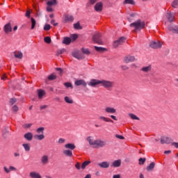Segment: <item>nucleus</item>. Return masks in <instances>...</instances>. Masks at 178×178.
<instances>
[{
	"label": "nucleus",
	"instance_id": "c85d7f7f",
	"mask_svg": "<svg viewBox=\"0 0 178 178\" xmlns=\"http://www.w3.org/2000/svg\"><path fill=\"white\" fill-rule=\"evenodd\" d=\"M136 5V1L134 0H124V5Z\"/></svg>",
	"mask_w": 178,
	"mask_h": 178
},
{
	"label": "nucleus",
	"instance_id": "c756f323",
	"mask_svg": "<svg viewBox=\"0 0 178 178\" xmlns=\"http://www.w3.org/2000/svg\"><path fill=\"white\" fill-rule=\"evenodd\" d=\"M34 138H35V140H44V138H45V136H44V134L35 135Z\"/></svg>",
	"mask_w": 178,
	"mask_h": 178
},
{
	"label": "nucleus",
	"instance_id": "39448f33",
	"mask_svg": "<svg viewBox=\"0 0 178 178\" xmlns=\"http://www.w3.org/2000/svg\"><path fill=\"white\" fill-rule=\"evenodd\" d=\"M163 42L159 41H152L149 43L150 48H153L154 49H158V48H161Z\"/></svg>",
	"mask_w": 178,
	"mask_h": 178
},
{
	"label": "nucleus",
	"instance_id": "2eb2a0df",
	"mask_svg": "<svg viewBox=\"0 0 178 178\" xmlns=\"http://www.w3.org/2000/svg\"><path fill=\"white\" fill-rule=\"evenodd\" d=\"M3 169L6 173H10V172H16V170H17V169L13 166H10L8 168L6 166H4Z\"/></svg>",
	"mask_w": 178,
	"mask_h": 178
},
{
	"label": "nucleus",
	"instance_id": "1a4fd4ad",
	"mask_svg": "<svg viewBox=\"0 0 178 178\" xmlns=\"http://www.w3.org/2000/svg\"><path fill=\"white\" fill-rule=\"evenodd\" d=\"M74 20V18L72 17V15L66 14L64 16V22L65 23H72Z\"/></svg>",
	"mask_w": 178,
	"mask_h": 178
},
{
	"label": "nucleus",
	"instance_id": "393cba45",
	"mask_svg": "<svg viewBox=\"0 0 178 178\" xmlns=\"http://www.w3.org/2000/svg\"><path fill=\"white\" fill-rule=\"evenodd\" d=\"M41 162L43 165H47V163H48V156L44 155L42 156Z\"/></svg>",
	"mask_w": 178,
	"mask_h": 178
},
{
	"label": "nucleus",
	"instance_id": "052dcab7",
	"mask_svg": "<svg viewBox=\"0 0 178 178\" xmlns=\"http://www.w3.org/2000/svg\"><path fill=\"white\" fill-rule=\"evenodd\" d=\"M58 143H59V144H63V143H65V139H63V138H60V139L58 140Z\"/></svg>",
	"mask_w": 178,
	"mask_h": 178
},
{
	"label": "nucleus",
	"instance_id": "bf43d9fd",
	"mask_svg": "<svg viewBox=\"0 0 178 178\" xmlns=\"http://www.w3.org/2000/svg\"><path fill=\"white\" fill-rule=\"evenodd\" d=\"M77 38H78V36H77L76 34L72 35V40H73L74 41L76 40H77Z\"/></svg>",
	"mask_w": 178,
	"mask_h": 178
},
{
	"label": "nucleus",
	"instance_id": "4be33fe9",
	"mask_svg": "<svg viewBox=\"0 0 178 178\" xmlns=\"http://www.w3.org/2000/svg\"><path fill=\"white\" fill-rule=\"evenodd\" d=\"M24 138L27 140L28 141H31L33 140V134L31 133H26L24 134Z\"/></svg>",
	"mask_w": 178,
	"mask_h": 178
},
{
	"label": "nucleus",
	"instance_id": "3c124183",
	"mask_svg": "<svg viewBox=\"0 0 178 178\" xmlns=\"http://www.w3.org/2000/svg\"><path fill=\"white\" fill-rule=\"evenodd\" d=\"M31 126H33V124H24V127L25 129H29V128L31 127Z\"/></svg>",
	"mask_w": 178,
	"mask_h": 178
},
{
	"label": "nucleus",
	"instance_id": "72a5a7b5",
	"mask_svg": "<svg viewBox=\"0 0 178 178\" xmlns=\"http://www.w3.org/2000/svg\"><path fill=\"white\" fill-rule=\"evenodd\" d=\"M31 30H33L34 27H35V24H37V22H35V19L34 18L31 19Z\"/></svg>",
	"mask_w": 178,
	"mask_h": 178
},
{
	"label": "nucleus",
	"instance_id": "4d7b16f0",
	"mask_svg": "<svg viewBox=\"0 0 178 178\" xmlns=\"http://www.w3.org/2000/svg\"><path fill=\"white\" fill-rule=\"evenodd\" d=\"M51 24H53V26H58V23L55 22V19H51Z\"/></svg>",
	"mask_w": 178,
	"mask_h": 178
},
{
	"label": "nucleus",
	"instance_id": "0e129e2a",
	"mask_svg": "<svg viewBox=\"0 0 178 178\" xmlns=\"http://www.w3.org/2000/svg\"><path fill=\"white\" fill-rule=\"evenodd\" d=\"M56 70L57 72H59L60 74H62L63 71H62V70H61L60 68H56Z\"/></svg>",
	"mask_w": 178,
	"mask_h": 178
},
{
	"label": "nucleus",
	"instance_id": "09e8293b",
	"mask_svg": "<svg viewBox=\"0 0 178 178\" xmlns=\"http://www.w3.org/2000/svg\"><path fill=\"white\" fill-rule=\"evenodd\" d=\"M72 56L74 58H76V59H80V57L79 56V53H77V52H73Z\"/></svg>",
	"mask_w": 178,
	"mask_h": 178
},
{
	"label": "nucleus",
	"instance_id": "a19ab883",
	"mask_svg": "<svg viewBox=\"0 0 178 178\" xmlns=\"http://www.w3.org/2000/svg\"><path fill=\"white\" fill-rule=\"evenodd\" d=\"M74 29L76 30H81V26H80V23L77 22L74 24Z\"/></svg>",
	"mask_w": 178,
	"mask_h": 178
},
{
	"label": "nucleus",
	"instance_id": "69168bd1",
	"mask_svg": "<svg viewBox=\"0 0 178 178\" xmlns=\"http://www.w3.org/2000/svg\"><path fill=\"white\" fill-rule=\"evenodd\" d=\"M137 16V14L136 13H132L130 15V17H136Z\"/></svg>",
	"mask_w": 178,
	"mask_h": 178
},
{
	"label": "nucleus",
	"instance_id": "6e6552de",
	"mask_svg": "<svg viewBox=\"0 0 178 178\" xmlns=\"http://www.w3.org/2000/svg\"><path fill=\"white\" fill-rule=\"evenodd\" d=\"M173 142V139L169 137H162L161 138V144H170Z\"/></svg>",
	"mask_w": 178,
	"mask_h": 178
},
{
	"label": "nucleus",
	"instance_id": "603ef678",
	"mask_svg": "<svg viewBox=\"0 0 178 178\" xmlns=\"http://www.w3.org/2000/svg\"><path fill=\"white\" fill-rule=\"evenodd\" d=\"M98 0H89L88 3H90V5H94L96 2H97Z\"/></svg>",
	"mask_w": 178,
	"mask_h": 178
},
{
	"label": "nucleus",
	"instance_id": "aec40b11",
	"mask_svg": "<svg viewBox=\"0 0 178 178\" xmlns=\"http://www.w3.org/2000/svg\"><path fill=\"white\" fill-rule=\"evenodd\" d=\"M120 165H122V160H120V159L114 161L112 164L113 168H119V166H120Z\"/></svg>",
	"mask_w": 178,
	"mask_h": 178
},
{
	"label": "nucleus",
	"instance_id": "58836bf2",
	"mask_svg": "<svg viewBox=\"0 0 178 178\" xmlns=\"http://www.w3.org/2000/svg\"><path fill=\"white\" fill-rule=\"evenodd\" d=\"M155 168V163H151L149 166H147V170H152Z\"/></svg>",
	"mask_w": 178,
	"mask_h": 178
},
{
	"label": "nucleus",
	"instance_id": "a211bd4d",
	"mask_svg": "<svg viewBox=\"0 0 178 178\" xmlns=\"http://www.w3.org/2000/svg\"><path fill=\"white\" fill-rule=\"evenodd\" d=\"M168 30L170 31H172L175 34H178V26H168Z\"/></svg>",
	"mask_w": 178,
	"mask_h": 178
},
{
	"label": "nucleus",
	"instance_id": "cd10ccee",
	"mask_svg": "<svg viewBox=\"0 0 178 178\" xmlns=\"http://www.w3.org/2000/svg\"><path fill=\"white\" fill-rule=\"evenodd\" d=\"M70 42H72V39H70V38H64L63 40V44H65V45H69Z\"/></svg>",
	"mask_w": 178,
	"mask_h": 178
},
{
	"label": "nucleus",
	"instance_id": "e2e57ef3",
	"mask_svg": "<svg viewBox=\"0 0 178 178\" xmlns=\"http://www.w3.org/2000/svg\"><path fill=\"white\" fill-rule=\"evenodd\" d=\"M25 16H26V17H30V11L27 10L26 13V14H25Z\"/></svg>",
	"mask_w": 178,
	"mask_h": 178
},
{
	"label": "nucleus",
	"instance_id": "8fccbe9b",
	"mask_svg": "<svg viewBox=\"0 0 178 178\" xmlns=\"http://www.w3.org/2000/svg\"><path fill=\"white\" fill-rule=\"evenodd\" d=\"M116 138H119L120 140H124V137L122 135H115Z\"/></svg>",
	"mask_w": 178,
	"mask_h": 178
},
{
	"label": "nucleus",
	"instance_id": "412c9836",
	"mask_svg": "<svg viewBox=\"0 0 178 178\" xmlns=\"http://www.w3.org/2000/svg\"><path fill=\"white\" fill-rule=\"evenodd\" d=\"M14 56L17 58V59H22L23 58V53L22 51H15L14 52Z\"/></svg>",
	"mask_w": 178,
	"mask_h": 178
},
{
	"label": "nucleus",
	"instance_id": "5fc2aeb1",
	"mask_svg": "<svg viewBox=\"0 0 178 178\" xmlns=\"http://www.w3.org/2000/svg\"><path fill=\"white\" fill-rule=\"evenodd\" d=\"M44 131V127H40L37 129V133H42Z\"/></svg>",
	"mask_w": 178,
	"mask_h": 178
},
{
	"label": "nucleus",
	"instance_id": "f257e3e1",
	"mask_svg": "<svg viewBox=\"0 0 178 178\" xmlns=\"http://www.w3.org/2000/svg\"><path fill=\"white\" fill-rule=\"evenodd\" d=\"M99 84H101L102 87H104L107 90H111V88L113 87L115 83L113 81L106 80L99 81L98 79H92L89 82L88 86H90L91 87H97Z\"/></svg>",
	"mask_w": 178,
	"mask_h": 178
},
{
	"label": "nucleus",
	"instance_id": "a878e982",
	"mask_svg": "<svg viewBox=\"0 0 178 178\" xmlns=\"http://www.w3.org/2000/svg\"><path fill=\"white\" fill-rule=\"evenodd\" d=\"M63 154L64 155H66V156H70L72 157L73 156V152H72V150H63Z\"/></svg>",
	"mask_w": 178,
	"mask_h": 178
},
{
	"label": "nucleus",
	"instance_id": "423d86ee",
	"mask_svg": "<svg viewBox=\"0 0 178 178\" xmlns=\"http://www.w3.org/2000/svg\"><path fill=\"white\" fill-rule=\"evenodd\" d=\"M96 12L100 13L104 9V3L101 1L97 2L94 7Z\"/></svg>",
	"mask_w": 178,
	"mask_h": 178
},
{
	"label": "nucleus",
	"instance_id": "338daca9",
	"mask_svg": "<svg viewBox=\"0 0 178 178\" xmlns=\"http://www.w3.org/2000/svg\"><path fill=\"white\" fill-rule=\"evenodd\" d=\"M175 84L177 87H178V79H176L175 81Z\"/></svg>",
	"mask_w": 178,
	"mask_h": 178
},
{
	"label": "nucleus",
	"instance_id": "7c9ffc66",
	"mask_svg": "<svg viewBox=\"0 0 178 178\" xmlns=\"http://www.w3.org/2000/svg\"><path fill=\"white\" fill-rule=\"evenodd\" d=\"M22 146L24 147V149H25V151L26 152H29V151H30V144H29V143H24L23 145H22Z\"/></svg>",
	"mask_w": 178,
	"mask_h": 178
},
{
	"label": "nucleus",
	"instance_id": "de8ad7c7",
	"mask_svg": "<svg viewBox=\"0 0 178 178\" xmlns=\"http://www.w3.org/2000/svg\"><path fill=\"white\" fill-rule=\"evenodd\" d=\"M82 52L83 54H86V55H88L90 54V51L88 49L82 48Z\"/></svg>",
	"mask_w": 178,
	"mask_h": 178
},
{
	"label": "nucleus",
	"instance_id": "2f4dec72",
	"mask_svg": "<svg viewBox=\"0 0 178 178\" xmlns=\"http://www.w3.org/2000/svg\"><path fill=\"white\" fill-rule=\"evenodd\" d=\"M95 49L97 52H104V51H106V49L103 48V47H97V46L95 47Z\"/></svg>",
	"mask_w": 178,
	"mask_h": 178
},
{
	"label": "nucleus",
	"instance_id": "680f3d73",
	"mask_svg": "<svg viewBox=\"0 0 178 178\" xmlns=\"http://www.w3.org/2000/svg\"><path fill=\"white\" fill-rule=\"evenodd\" d=\"M47 12H52V8L50 6H49L47 8Z\"/></svg>",
	"mask_w": 178,
	"mask_h": 178
},
{
	"label": "nucleus",
	"instance_id": "dca6fc26",
	"mask_svg": "<svg viewBox=\"0 0 178 178\" xmlns=\"http://www.w3.org/2000/svg\"><path fill=\"white\" fill-rule=\"evenodd\" d=\"M45 90L42 89L38 90V97L39 99H42V97H44V95H45Z\"/></svg>",
	"mask_w": 178,
	"mask_h": 178
},
{
	"label": "nucleus",
	"instance_id": "bb28decb",
	"mask_svg": "<svg viewBox=\"0 0 178 178\" xmlns=\"http://www.w3.org/2000/svg\"><path fill=\"white\" fill-rule=\"evenodd\" d=\"M152 69V67L151 65L143 67L141 70L142 72H144L145 73H148V72H151V70Z\"/></svg>",
	"mask_w": 178,
	"mask_h": 178
},
{
	"label": "nucleus",
	"instance_id": "f03ea898",
	"mask_svg": "<svg viewBox=\"0 0 178 178\" xmlns=\"http://www.w3.org/2000/svg\"><path fill=\"white\" fill-rule=\"evenodd\" d=\"M130 27L133 29V33H137V31H141L147 26V22L141 19H138L134 23L130 24Z\"/></svg>",
	"mask_w": 178,
	"mask_h": 178
},
{
	"label": "nucleus",
	"instance_id": "473e14b6",
	"mask_svg": "<svg viewBox=\"0 0 178 178\" xmlns=\"http://www.w3.org/2000/svg\"><path fill=\"white\" fill-rule=\"evenodd\" d=\"M91 163L90 161H84L82 165H81V169H85L86 168H87V166H88V164Z\"/></svg>",
	"mask_w": 178,
	"mask_h": 178
},
{
	"label": "nucleus",
	"instance_id": "4468645a",
	"mask_svg": "<svg viewBox=\"0 0 178 178\" xmlns=\"http://www.w3.org/2000/svg\"><path fill=\"white\" fill-rule=\"evenodd\" d=\"M75 86H83V87H86L87 86V83L83 79H78L76 80L74 82Z\"/></svg>",
	"mask_w": 178,
	"mask_h": 178
},
{
	"label": "nucleus",
	"instance_id": "ddd939ff",
	"mask_svg": "<svg viewBox=\"0 0 178 178\" xmlns=\"http://www.w3.org/2000/svg\"><path fill=\"white\" fill-rule=\"evenodd\" d=\"M166 17L168 22H174L175 21V13H170V11H168Z\"/></svg>",
	"mask_w": 178,
	"mask_h": 178
},
{
	"label": "nucleus",
	"instance_id": "4c0bfd02",
	"mask_svg": "<svg viewBox=\"0 0 178 178\" xmlns=\"http://www.w3.org/2000/svg\"><path fill=\"white\" fill-rule=\"evenodd\" d=\"M64 86L67 88H71L72 90H73V85L72 84V83L70 82H67L64 83Z\"/></svg>",
	"mask_w": 178,
	"mask_h": 178
},
{
	"label": "nucleus",
	"instance_id": "f3484780",
	"mask_svg": "<svg viewBox=\"0 0 178 178\" xmlns=\"http://www.w3.org/2000/svg\"><path fill=\"white\" fill-rule=\"evenodd\" d=\"M98 165L100 168H103L104 169H108V168H109V162L108 161H103L99 163Z\"/></svg>",
	"mask_w": 178,
	"mask_h": 178
},
{
	"label": "nucleus",
	"instance_id": "e433bc0d",
	"mask_svg": "<svg viewBox=\"0 0 178 178\" xmlns=\"http://www.w3.org/2000/svg\"><path fill=\"white\" fill-rule=\"evenodd\" d=\"M48 6H54V5H56V0H52L47 1Z\"/></svg>",
	"mask_w": 178,
	"mask_h": 178
},
{
	"label": "nucleus",
	"instance_id": "a18cd8bd",
	"mask_svg": "<svg viewBox=\"0 0 178 178\" xmlns=\"http://www.w3.org/2000/svg\"><path fill=\"white\" fill-rule=\"evenodd\" d=\"M145 158H140L139 159V165H144V163H145Z\"/></svg>",
	"mask_w": 178,
	"mask_h": 178
},
{
	"label": "nucleus",
	"instance_id": "864d4df0",
	"mask_svg": "<svg viewBox=\"0 0 178 178\" xmlns=\"http://www.w3.org/2000/svg\"><path fill=\"white\" fill-rule=\"evenodd\" d=\"M13 112H17L19 111V107H17L16 105L13 106Z\"/></svg>",
	"mask_w": 178,
	"mask_h": 178
},
{
	"label": "nucleus",
	"instance_id": "b1692460",
	"mask_svg": "<svg viewBox=\"0 0 178 178\" xmlns=\"http://www.w3.org/2000/svg\"><path fill=\"white\" fill-rule=\"evenodd\" d=\"M30 177L31 178H41V175H40V174L36 172H30Z\"/></svg>",
	"mask_w": 178,
	"mask_h": 178
},
{
	"label": "nucleus",
	"instance_id": "774afa93",
	"mask_svg": "<svg viewBox=\"0 0 178 178\" xmlns=\"http://www.w3.org/2000/svg\"><path fill=\"white\" fill-rule=\"evenodd\" d=\"M113 178H120V175H113Z\"/></svg>",
	"mask_w": 178,
	"mask_h": 178
},
{
	"label": "nucleus",
	"instance_id": "f8f14e48",
	"mask_svg": "<svg viewBox=\"0 0 178 178\" xmlns=\"http://www.w3.org/2000/svg\"><path fill=\"white\" fill-rule=\"evenodd\" d=\"M99 120H102V122H105L106 123H113V120H112L111 118L104 117L102 115H100L99 117Z\"/></svg>",
	"mask_w": 178,
	"mask_h": 178
},
{
	"label": "nucleus",
	"instance_id": "0eeeda50",
	"mask_svg": "<svg viewBox=\"0 0 178 178\" xmlns=\"http://www.w3.org/2000/svg\"><path fill=\"white\" fill-rule=\"evenodd\" d=\"M124 41H126V38H124V37H121L119 40L114 41L113 47L115 48H118V47H119V45H122Z\"/></svg>",
	"mask_w": 178,
	"mask_h": 178
},
{
	"label": "nucleus",
	"instance_id": "9d476101",
	"mask_svg": "<svg viewBox=\"0 0 178 178\" xmlns=\"http://www.w3.org/2000/svg\"><path fill=\"white\" fill-rule=\"evenodd\" d=\"M136 58L133 56H127L124 58V62L125 63H130V62H134Z\"/></svg>",
	"mask_w": 178,
	"mask_h": 178
},
{
	"label": "nucleus",
	"instance_id": "5701e85b",
	"mask_svg": "<svg viewBox=\"0 0 178 178\" xmlns=\"http://www.w3.org/2000/svg\"><path fill=\"white\" fill-rule=\"evenodd\" d=\"M65 147L67 148V149H71L72 151H73V149L76 148V145L72 143H68L65 145Z\"/></svg>",
	"mask_w": 178,
	"mask_h": 178
},
{
	"label": "nucleus",
	"instance_id": "13d9d810",
	"mask_svg": "<svg viewBox=\"0 0 178 178\" xmlns=\"http://www.w3.org/2000/svg\"><path fill=\"white\" fill-rule=\"evenodd\" d=\"M172 145L175 147V148H178V143L173 142V143H172Z\"/></svg>",
	"mask_w": 178,
	"mask_h": 178
},
{
	"label": "nucleus",
	"instance_id": "9b49d317",
	"mask_svg": "<svg viewBox=\"0 0 178 178\" xmlns=\"http://www.w3.org/2000/svg\"><path fill=\"white\" fill-rule=\"evenodd\" d=\"M104 111L106 112V113H111V114L116 113L115 108L111 106H106L104 109Z\"/></svg>",
	"mask_w": 178,
	"mask_h": 178
},
{
	"label": "nucleus",
	"instance_id": "6ab92c4d",
	"mask_svg": "<svg viewBox=\"0 0 178 178\" xmlns=\"http://www.w3.org/2000/svg\"><path fill=\"white\" fill-rule=\"evenodd\" d=\"M4 31L8 33H10V31H12V26H10V23L6 24L4 26Z\"/></svg>",
	"mask_w": 178,
	"mask_h": 178
},
{
	"label": "nucleus",
	"instance_id": "c03bdc74",
	"mask_svg": "<svg viewBox=\"0 0 178 178\" xmlns=\"http://www.w3.org/2000/svg\"><path fill=\"white\" fill-rule=\"evenodd\" d=\"M44 31H49V30H51V25H49V24H46V25L44 26Z\"/></svg>",
	"mask_w": 178,
	"mask_h": 178
},
{
	"label": "nucleus",
	"instance_id": "6e6d98bb",
	"mask_svg": "<svg viewBox=\"0 0 178 178\" xmlns=\"http://www.w3.org/2000/svg\"><path fill=\"white\" fill-rule=\"evenodd\" d=\"M75 168L78 170H80V169H81V166H80V163H76V164H75Z\"/></svg>",
	"mask_w": 178,
	"mask_h": 178
},
{
	"label": "nucleus",
	"instance_id": "20e7f679",
	"mask_svg": "<svg viewBox=\"0 0 178 178\" xmlns=\"http://www.w3.org/2000/svg\"><path fill=\"white\" fill-rule=\"evenodd\" d=\"M92 40L96 44H99V45H103L104 42H102V35L100 33H96L93 37Z\"/></svg>",
	"mask_w": 178,
	"mask_h": 178
},
{
	"label": "nucleus",
	"instance_id": "79ce46f5",
	"mask_svg": "<svg viewBox=\"0 0 178 178\" xmlns=\"http://www.w3.org/2000/svg\"><path fill=\"white\" fill-rule=\"evenodd\" d=\"M44 42H46L47 44H51V38L49 36L45 37L44 38Z\"/></svg>",
	"mask_w": 178,
	"mask_h": 178
},
{
	"label": "nucleus",
	"instance_id": "f704fd0d",
	"mask_svg": "<svg viewBox=\"0 0 178 178\" xmlns=\"http://www.w3.org/2000/svg\"><path fill=\"white\" fill-rule=\"evenodd\" d=\"M129 117L131 119H132V120H140V118L133 113H130Z\"/></svg>",
	"mask_w": 178,
	"mask_h": 178
},
{
	"label": "nucleus",
	"instance_id": "c9c22d12",
	"mask_svg": "<svg viewBox=\"0 0 178 178\" xmlns=\"http://www.w3.org/2000/svg\"><path fill=\"white\" fill-rule=\"evenodd\" d=\"M64 99L67 104H73V100L67 96H66Z\"/></svg>",
	"mask_w": 178,
	"mask_h": 178
},
{
	"label": "nucleus",
	"instance_id": "49530a36",
	"mask_svg": "<svg viewBox=\"0 0 178 178\" xmlns=\"http://www.w3.org/2000/svg\"><path fill=\"white\" fill-rule=\"evenodd\" d=\"M17 99H16V98H12V99H10V105H13L14 104H16V102H17Z\"/></svg>",
	"mask_w": 178,
	"mask_h": 178
},
{
	"label": "nucleus",
	"instance_id": "ea45409f",
	"mask_svg": "<svg viewBox=\"0 0 178 178\" xmlns=\"http://www.w3.org/2000/svg\"><path fill=\"white\" fill-rule=\"evenodd\" d=\"M48 80H56V75L55 74H51L48 76Z\"/></svg>",
	"mask_w": 178,
	"mask_h": 178
},
{
	"label": "nucleus",
	"instance_id": "7ed1b4c3",
	"mask_svg": "<svg viewBox=\"0 0 178 178\" xmlns=\"http://www.w3.org/2000/svg\"><path fill=\"white\" fill-rule=\"evenodd\" d=\"M90 145H93L95 148H102L106 145V142L101 140H94V137L89 136L87 138Z\"/></svg>",
	"mask_w": 178,
	"mask_h": 178
},
{
	"label": "nucleus",
	"instance_id": "37998d69",
	"mask_svg": "<svg viewBox=\"0 0 178 178\" xmlns=\"http://www.w3.org/2000/svg\"><path fill=\"white\" fill-rule=\"evenodd\" d=\"M172 8H178V0H175L172 3Z\"/></svg>",
	"mask_w": 178,
	"mask_h": 178
}]
</instances>
